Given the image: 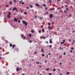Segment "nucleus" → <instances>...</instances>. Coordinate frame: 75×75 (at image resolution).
Listing matches in <instances>:
<instances>
[{
    "label": "nucleus",
    "mask_w": 75,
    "mask_h": 75,
    "mask_svg": "<svg viewBox=\"0 0 75 75\" xmlns=\"http://www.w3.org/2000/svg\"><path fill=\"white\" fill-rule=\"evenodd\" d=\"M23 24H25V26H26V25H27V22H25L24 21H23Z\"/></svg>",
    "instance_id": "f257e3e1"
},
{
    "label": "nucleus",
    "mask_w": 75,
    "mask_h": 75,
    "mask_svg": "<svg viewBox=\"0 0 75 75\" xmlns=\"http://www.w3.org/2000/svg\"><path fill=\"white\" fill-rule=\"evenodd\" d=\"M13 11L16 10V12H17L18 11L17 9V8H16V7L13 8Z\"/></svg>",
    "instance_id": "f03ea898"
},
{
    "label": "nucleus",
    "mask_w": 75,
    "mask_h": 75,
    "mask_svg": "<svg viewBox=\"0 0 75 75\" xmlns=\"http://www.w3.org/2000/svg\"><path fill=\"white\" fill-rule=\"evenodd\" d=\"M21 69H22V68H20L19 69L18 68H16V71H18V70H19V71H20V70H21Z\"/></svg>",
    "instance_id": "7ed1b4c3"
},
{
    "label": "nucleus",
    "mask_w": 75,
    "mask_h": 75,
    "mask_svg": "<svg viewBox=\"0 0 75 75\" xmlns=\"http://www.w3.org/2000/svg\"><path fill=\"white\" fill-rule=\"evenodd\" d=\"M50 18H51L52 17V14H50Z\"/></svg>",
    "instance_id": "20e7f679"
},
{
    "label": "nucleus",
    "mask_w": 75,
    "mask_h": 75,
    "mask_svg": "<svg viewBox=\"0 0 75 75\" xmlns=\"http://www.w3.org/2000/svg\"><path fill=\"white\" fill-rule=\"evenodd\" d=\"M65 42V40H63V42H61V44H63L64 43V42Z\"/></svg>",
    "instance_id": "39448f33"
},
{
    "label": "nucleus",
    "mask_w": 75,
    "mask_h": 75,
    "mask_svg": "<svg viewBox=\"0 0 75 75\" xmlns=\"http://www.w3.org/2000/svg\"><path fill=\"white\" fill-rule=\"evenodd\" d=\"M14 20L15 22H16L17 21V19L16 18H14Z\"/></svg>",
    "instance_id": "423d86ee"
},
{
    "label": "nucleus",
    "mask_w": 75,
    "mask_h": 75,
    "mask_svg": "<svg viewBox=\"0 0 75 75\" xmlns=\"http://www.w3.org/2000/svg\"><path fill=\"white\" fill-rule=\"evenodd\" d=\"M36 6L37 7H40V5L38 4H36Z\"/></svg>",
    "instance_id": "0eeeda50"
},
{
    "label": "nucleus",
    "mask_w": 75,
    "mask_h": 75,
    "mask_svg": "<svg viewBox=\"0 0 75 75\" xmlns=\"http://www.w3.org/2000/svg\"><path fill=\"white\" fill-rule=\"evenodd\" d=\"M19 3H20V4H24V2H22V1H20L19 2Z\"/></svg>",
    "instance_id": "6e6552de"
},
{
    "label": "nucleus",
    "mask_w": 75,
    "mask_h": 75,
    "mask_svg": "<svg viewBox=\"0 0 75 75\" xmlns=\"http://www.w3.org/2000/svg\"><path fill=\"white\" fill-rule=\"evenodd\" d=\"M50 43H52V39H50Z\"/></svg>",
    "instance_id": "1a4fd4ad"
},
{
    "label": "nucleus",
    "mask_w": 75,
    "mask_h": 75,
    "mask_svg": "<svg viewBox=\"0 0 75 75\" xmlns=\"http://www.w3.org/2000/svg\"><path fill=\"white\" fill-rule=\"evenodd\" d=\"M47 37L46 36L45 37L43 36V38L44 39H45V38H47Z\"/></svg>",
    "instance_id": "9d476101"
},
{
    "label": "nucleus",
    "mask_w": 75,
    "mask_h": 75,
    "mask_svg": "<svg viewBox=\"0 0 75 75\" xmlns=\"http://www.w3.org/2000/svg\"><path fill=\"white\" fill-rule=\"evenodd\" d=\"M12 47L13 48H14V47H16V45H13L12 46Z\"/></svg>",
    "instance_id": "9b49d317"
},
{
    "label": "nucleus",
    "mask_w": 75,
    "mask_h": 75,
    "mask_svg": "<svg viewBox=\"0 0 75 75\" xmlns=\"http://www.w3.org/2000/svg\"><path fill=\"white\" fill-rule=\"evenodd\" d=\"M61 7H58L57 8V10H61Z\"/></svg>",
    "instance_id": "f8f14e48"
},
{
    "label": "nucleus",
    "mask_w": 75,
    "mask_h": 75,
    "mask_svg": "<svg viewBox=\"0 0 75 75\" xmlns=\"http://www.w3.org/2000/svg\"><path fill=\"white\" fill-rule=\"evenodd\" d=\"M42 31L43 33H44L45 32V30H44V29H43L42 30Z\"/></svg>",
    "instance_id": "ddd939ff"
},
{
    "label": "nucleus",
    "mask_w": 75,
    "mask_h": 75,
    "mask_svg": "<svg viewBox=\"0 0 75 75\" xmlns=\"http://www.w3.org/2000/svg\"><path fill=\"white\" fill-rule=\"evenodd\" d=\"M41 51L42 52H44V49H41Z\"/></svg>",
    "instance_id": "4468645a"
},
{
    "label": "nucleus",
    "mask_w": 75,
    "mask_h": 75,
    "mask_svg": "<svg viewBox=\"0 0 75 75\" xmlns=\"http://www.w3.org/2000/svg\"><path fill=\"white\" fill-rule=\"evenodd\" d=\"M7 17H8V18H10V15H8L7 16Z\"/></svg>",
    "instance_id": "2eb2a0df"
},
{
    "label": "nucleus",
    "mask_w": 75,
    "mask_h": 75,
    "mask_svg": "<svg viewBox=\"0 0 75 75\" xmlns=\"http://www.w3.org/2000/svg\"><path fill=\"white\" fill-rule=\"evenodd\" d=\"M46 71H48V70H50V68H47L46 69Z\"/></svg>",
    "instance_id": "dca6fc26"
},
{
    "label": "nucleus",
    "mask_w": 75,
    "mask_h": 75,
    "mask_svg": "<svg viewBox=\"0 0 75 75\" xmlns=\"http://www.w3.org/2000/svg\"><path fill=\"white\" fill-rule=\"evenodd\" d=\"M9 3H10V4H12V1H10L9 2Z\"/></svg>",
    "instance_id": "f3484780"
},
{
    "label": "nucleus",
    "mask_w": 75,
    "mask_h": 75,
    "mask_svg": "<svg viewBox=\"0 0 75 75\" xmlns=\"http://www.w3.org/2000/svg\"><path fill=\"white\" fill-rule=\"evenodd\" d=\"M9 45L10 47H12V44H11V43H10L9 44Z\"/></svg>",
    "instance_id": "a211bd4d"
},
{
    "label": "nucleus",
    "mask_w": 75,
    "mask_h": 75,
    "mask_svg": "<svg viewBox=\"0 0 75 75\" xmlns=\"http://www.w3.org/2000/svg\"><path fill=\"white\" fill-rule=\"evenodd\" d=\"M30 8H33V6L31 5H30Z\"/></svg>",
    "instance_id": "6ab92c4d"
},
{
    "label": "nucleus",
    "mask_w": 75,
    "mask_h": 75,
    "mask_svg": "<svg viewBox=\"0 0 75 75\" xmlns=\"http://www.w3.org/2000/svg\"><path fill=\"white\" fill-rule=\"evenodd\" d=\"M43 6H44V7H46V5L45 4H43Z\"/></svg>",
    "instance_id": "aec40b11"
},
{
    "label": "nucleus",
    "mask_w": 75,
    "mask_h": 75,
    "mask_svg": "<svg viewBox=\"0 0 75 75\" xmlns=\"http://www.w3.org/2000/svg\"><path fill=\"white\" fill-rule=\"evenodd\" d=\"M39 33H41V30H39Z\"/></svg>",
    "instance_id": "412c9836"
},
{
    "label": "nucleus",
    "mask_w": 75,
    "mask_h": 75,
    "mask_svg": "<svg viewBox=\"0 0 75 75\" xmlns=\"http://www.w3.org/2000/svg\"><path fill=\"white\" fill-rule=\"evenodd\" d=\"M25 38V36H23V40H24Z\"/></svg>",
    "instance_id": "4be33fe9"
},
{
    "label": "nucleus",
    "mask_w": 75,
    "mask_h": 75,
    "mask_svg": "<svg viewBox=\"0 0 75 75\" xmlns=\"http://www.w3.org/2000/svg\"><path fill=\"white\" fill-rule=\"evenodd\" d=\"M47 15V14H48V13L47 12H46L45 13Z\"/></svg>",
    "instance_id": "5701e85b"
},
{
    "label": "nucleus",
    "mask_w": 75,
    "mask_h": 75,
    "mask_svg": "<svg viewBox=\"0 0 75 75\" xmlns=\"http://www.w3.org/2000/svg\"><path fill=\"white\" fill-rule=\"evenodd\" d=\"M42 56L43 57H44V56H45V54H42Z\"/></svg>",
    "instance_id": "b1692460"
},
{
    "label": "nucleus",
    "mask_w": 75,
    "mask_h": 75,
    "mask_svg": "<svg viewBox=\"0 0 75 75\" xmlns=\"http://www.w3.org/2000/svg\"><path fill=\"white\" fill-rule=\"evenodd\" d=\"M31 32L32 33H34V30H32L31 31Z\"/></svg>",
    "instance_id": "393cba45"
},
{
    "label": "nucleus",
    "mask_w": 75,
    "mask_h": 75,
    "mask_svg": "<svg viewBox=\"0 0 75 75\" xmlns=\"http://www.w3.org/2000/svg\"><path fill=\"white\" fill-rule=\"evenodd\" d=\"M56 71V69H53V71Z\"/></svg>",
    "instance_id": "a878e982"
},
{
    "label": "nucleus",
    "mask_w": 75,
    "mask_h": 75,
    "mask_svg": "<svg viewBox=\"0 0 75 75\" xmlns=\"http://www.w3.org/2000/svg\"><path fill=\"white\" fill-rule=\"evenodd\" d=\"M20 18L21 20L22 19V17H21V16H20Z\"/></svg>",
    "instance_id": "bb28decb"
},
{
    "label": "nucleus",
    "mask_w": 75,
    "mask_h": 75,
    "mask_svg": "<svg viewBox=\"0 0 75 75\" xmlns=\"http://www.w3.org/2000/svg\"><path fill=\"white\" fill-rule=\"evenodd\" d=\"M48 25H51V23H48Z\"/></svg>",
    "instance_id": "cd10ccee"
},
{
    "label": "nucleus",
    "mask_w": 75,
    "mask_h": 75,
    "mask_svg": "<svg viewBox=\"0 0 75 75\" xmlns=\"http://www.w3.org/2000/svg\"><path fill=\"white\" fill-rule=\"evenodd\" d=\"M5 6L6 7H8V6L7 5H6Z\"/></svg>",
    "instance_id": "c85d7f7f"
},
{
    "label": "nucleus",
    "mask_w": 75,
    "mask_h": 75,
    "mask_svg": "<svg viewBox=\"0 0 75 75\" xmlns=\"http://www.w3.org/2000/svg\"><path fill=\"white\" fill-rule=\"evenodd\" d=\"M71 50H74V47H71Z\"/></svg>",
    "instance_id": "c756f323"
},
{
    "label": "nucleus",
    "mask_w": 75,
    "mask_h": 75,
    "mask_svg": "<svg viewBox=\"0 0 75 75\" xmlns=\"http://www.w3.org/2000/svg\"><path fill=\"white\" fill-rule=\"evenodd\" d=\"M29 37H31V35L30 34H29Z\"/></svg>",
    "instance_id": "7c9ffc66"
},
{
    "label": "nucleus",
    "mask_w": 75,
    "mask_h": 75,
    "mask_svg": "<svg viewBox=\"0 0 75 75\" xmlns=\"http://www.w3.org/2000/svg\"><path fill=\"white\" fill-rule=\"evenodd\" d=\"M50 48H51L52 47V45H50L49 46Z\"/></svg>",
    "instance_id": "2f4dec72"
},
{
    "label": "nucleus",
    "mask_w": 75,
    "mask_h": 75,
    "mask_svg": "<svg viewBox=\"0 0 75 75\" xmlns=\"http://www.w3.org/2000/svg\"><path fill=\"white\" fill-rule=\"evenodd\" d=\"M48 28L49 29H51V26H49Z\"/></svg>",
    "instance_id": "473e14b6"
},
{
    "label": "nucleus",
    "mask_w": 75,
    "mask_h": 75,
    "mask_svg": "<svg viewBox=\"0 0 75 75\" xmlns=\"http://www.w3.org/2000/svg\"><path fill=\"white\" fill-rule=\"evenodd\" d=\"M66 54V52H64V55H65Z\"/></svg>",
    "instance_id": "72a5a7b5"
},
{
    "label": "nucleus",
    "mask_w": 75,
    "mask_h": 75,
    "mask_svg": "<svg viewBox=\"0 0 75 75\" xmlns=\"http://www.w3.org/2000/svg\"><path fill=\"white\" fill-rule=\"evenodd\" d=\"M67 74H68V75H69V72H67Z\"/></svg>",
    "instance_id": "f704fd0d"
},
{
    "label": "nucleus",
    "mask_w": 75,
    "mask_h": 75,
    "mask_svg": "<svg viewBox=\"0 0 75 75\" xmlns=\"http://www.w3.org/2000/svg\"><path fill=\"white\" fill-rule=\"evenodd\" d=\"M8 14H9V15H10V14H11V13L10 12H8Z\"/></svg>",
    "instance_id": "c9c22d12"
},
{
    "label": "nucleus",
    "mask_w": 75,
    "mask_h": 75,
    "mask_svg": "<svg viewBox=\"0 0 75 75\" xmlns=\"http://www.w3.org/2000/svg\"><path fill=\"white\" fill-rule=\"evenodd\" d=\"M36 63H37V64H40V62H36Z\"/></svg>",
    "instance_id": "e433bc0d"
},
{
    "label": "nucleus",
    "mask_w": 75,
    "mask_h": 75,
    "mask_svg": "<svg viewBox=\"0 0 75 75\" xmlns=\"http://www.w3.org/2000/svg\"><path fill=\"white\" fill-rule=\"evenodd\" d=\"M49 2H50V3L51 2H52V1H51L50 0H49Z\"/></svg>",
    "instance_id": "4c0bfd02"
},
{
    "label": "nucleus",
    "mask_w": 75,
    "mask_h": 75,
    "mask_svg": "<svg viewBox=\"0 0 75 75\" xmlns=\"http://www.w3.org/2000/svg\"><path fill=\"white\" fill-rule=\"evenodd\" d=\"M24 14H27V12H25L24 13Z\"/></svg>",
    "instance_id": "58836bf2"
},
{
    "label": "nucleus",
    "mask_w": 75,
    "mask_h": 75,
    "mask_svg": "<svg viewBox=\"0 0 75 75\" xmlns=\"http://www.w3.org/2000/svg\"><path fill=\"white\" fill-rule=\"evenodd\" d=\"M21 13H23V10H21Z\"/></svg>",
    "instance_id": "ea45409f"
},
{
    "label": "nucleus",
    "mask_w": 75,
    "mask_h": 75,
    "mask_svg": "<svg viewBox=\"0 0 75 75\" xmlns=\"http://www.w3.org/2000/svg\"><path fill=\"white\" fill-rule=\"evenodd\" d=\"M50 10L51 11H52V8H50Z\"/></svg>",
    "instance_id": "a19ab883"
},
{
    "label": "nucleus",
    "mask_w": 75,
    "mask_h": 75,
    "mask_svg": "<svg viewBox=\"0 0 75 75\" xmlns=\"http://www.w3.org/2000/svg\"><path fill=\"white\" fill-rule=\"evenodd\" d=\"M48 55H51V53H48Z\"/></svg>",
    "instance_id": "79ce46f5"
},
{
    "label": "nucleus",
    "mask_w": 75,
    "mask_h": 75,
    "mask_svg": "<svg viewBox=\"0 0 75 75\" xmlns=\"http://www.w3.org/2000/svg\"><path fill=\"white\" fill-rule=\"evenodd\" d=\"M21 37H23V35H21Z\"/></svg>",
    "instance_id": "37998d69"
},
{
    "label": "nucleus",
    "mask_w": 75,
    "mask_h": 75,
    "mask_svg": "<svg viewBox=\"0 0 75 75\" xmlns=\"http://www.w3.org/2000/svg\"><path fill=\"white\" fill-rule=\"evenodd\" d=\"M46 43H47V44H48V41H46L45 42Z\"/></svg>",
    "instance_id": "c03bdc74"
},
{
    "label": "nucleus",
    "mask_w": 75,
    "mask_h": 75,
    "mask_svg": "<svg viewBox=\"0 0 75 75\" xmlns=\"http://www.w3.org/2000/svg\"><path fill=\"white\" fill-rule=\"evenodd\" d=\"M72 32L73 33H75V30H73Z\"/></svg>",
    "instance_id": "a18cd8bd"
},
{
    "label": "nucleus",
    "mask_w": 75,
    "mask_h": 75,
    "mask_svg": "<svg viewBox=\"0 0 75 75\" xmlns=\"http://www.w3.org/2000/svg\"><path fill=\"white\" fill-rule=\"evenodd\" d=\"M14 2H16V0H14Z\"/></svg>",
    "instance_id": "49530a36"
},
{
    "label": "nucleus",
    "mask_w": 75,
    "mask_h": 75,
    "mask_svg": "<svg viewBox=\"0 0 75 75\" xmlns=\"http://www.w3.org/2000/svg\"><path fill=\"white\" fill-rule=\"evenodd\" d=\"M49 75H52V74L51 73H50L49 74Z\"/></svg>",
    "instance_id": "de8ad7c7"
},
{
    "label": "nucleus",
    "mask_w": 75,
    "mask_h": 75,
    "mask_svg": "<svg viewBox=\"0 0 75 75\" xmlns=\"http://www.w3.org/2000/svg\"><path fill=\"white\" fill-rule=\"evenodd\" d=\"M70 52H71V53L72 52V50H71L70 51Z\"/></svg>",
    "instance_id": "09e8293b"
},
{
    "label": "nucleus",
    "mask_w": 75,
    "mask_h": 75,
    "mask_svg": "<svg viewBox=\"0 0 75 75\" xmlns=\"http://www.w3.org/2000/svg\"><path fill=\"white\" fill-rule=\"evenodd\" d=\"M40 19H42V18L41 17H40Z\"/></svg>",
    "instance_id": "8fccbe9b"
},
{
    "label": "nucleus",
    "mask_w": 75,
    "mask_h": 75,
    "mask_svg": "<svg viewBox=\"0 0 75 75\" xmlns=\"http://www.w3.org/2000/svg\"><path fill=\"white\" fill-rule=\"evenodd\" d=\"M39 67V68H41V67H42V66H40Z\"/></svg>",
    "instance_id": "3c124183"
},
{
    "label": "nucleus",
    "mask_w": 75,
    "mask_h": 75,
    "mask_svg": "<svg viewBox=\"0 0 75 75\" xmlns=\"http://www.w3.org/2000/svg\"><path fill=\"white\" fill-rule=\"evenodd\" d=\"M0 50H2V48L1 47L0 48Z\"/></svg>",
    "instance_id": "603ef678"
},
{
    "label": "nucleus",
    "mask_w": 75,
    "mask_h": 75,
    "mask_svg": "<svg viewBox=\"0 0 75 75\" xmlns=\"http://www.w3.org/2000/svg\"><path fill=\"white\" fill-rule=\"evenodd\" d=\"M47 9H48V8H45V10H47Z\"/></svg>",
    "instance_id": "864d4df0"
},
{
    "label": "nucleus",
    "mask_w": 75,
    "mask_h": 75,
    "mask_svg": "<svg viewBox=\"0 0 75 75\" xmlns=\"http://www.w3.org/2000/svg\"><path fill=\"white\" fill-rule=\"evenodd\" d=\"M59 64H60L61 65H62V63L61 62H60V63H59Z\"/></svg>",
    "instance_id": "5fc2aeb1"
},
{
    "label": "nucleus",
    "mask_w": 75,
    "mask_h": 75,
    "mask_svg": "<svg viewBox=\"0 0 75 75\" xmlns=\"http://www.w3.org/2000/svg\"><path fill=\"white\" fill-rule=\"evenodd\" d=\"M27 9H29V7H27Z\"/></svg>",
    "instance_id": "6e6d98bb"
},
{
    "label": "nucleus",
    "mask_w": 75,
    "mask_h": 75,
    "mask_svg": "<svg viewBox=\"0 0 75 75\" xmlns=\"http://www.w3.org/2000/svg\"><path fill=\"white\" fill-rule=\"evenodd\" d=\"M29 42H31V40H30L29 41Z\"/></svg>",
    "instance_id": "4d7b16f0"
},
{
    "label": "nucleus",
    "mask_w": 75,
    "mask_h": 75,
    "mask_svg": "<svg viewBox=\"0 0 75 75\" xmlns=\"http://www.w3.org/2000/svg\"><path fill=\"white\" fill-rule=\"evenodd\" d=\"M57 70H58V71H60L59 69H57Z\"/></svg>",
    "instance_id": "13d9d810"
},
{
    "label": "nucleus",
    "mask_w": 75,
    "mask_h": 75,
    "mask_svg": "<svg viewBox=\"0 0 75 75\" xmlns=\"http://www.w3.org/2000/svg\"><path fill=\"white\" fill-rule=\"evenodd\" d=\"M46 57H48V55H46Z\"/></svg>",
    "instance_id": "bf43d9fd"
},
{
    "label": "nucleus",
    "mask_w": 75,
    "mask_h": 75,
    "mask_svg": "<svg viewBox=\"0 0 75 75\" xmlns=\"http://www.w3.org/2000/svg\"><path fill=\"white\" fill-rule=\"evenodd\" d=\"M59 57H62V56H59Z\"/></svg>",
    "instance_id": "052dcab7"
},
{
    "label": "nucleus",
    "mask_w": 75,
    "mask_h": 75,
    "mask_svg": "<svg viewBox=\"0 0 75 75\" xmlns=\"http://www.w3.org/2000/svg\"><path fill=\"white\" fill-rule=\"evenodd\" d=\"M66 10H68L69 9H68V8H66Z\"/></svg>",
    "instance_id": "680f3d73"
},
{
    "label": "nucleus",
    "mask_w": 75,
    "mask_h": 75,
    "mask_svg": "<svg viewBox=\"0 0 75 75\" xmlns=\"http://www.w3.org/2000/svg\"><path fill=\"white\" fill-rule=\"evenodd\" d=\"M11 10V8H9V10Z\"/></svg>",
    "instance_id": "e2e57ef3"
},
{
    "label": "nucleus",
    "mask_w": 75,
    "mask_h": 75,
    "mask_svg": "<svg viewBox=\"0 0 75 75\" xmlns=\"http://www.w3.org/2000/svg\"><path fill=\"white\" fill-rule=\"evenodd\" d=\"M65 7H68V6H67V5H66V6H65Z\"/></svg>",
    "instance_id": "0e129e2a"
},
{
    "label": "nucleus",
    "mask_w": 75,
    "mask_h": 75,
    "mask_svg": "<svg viewBox=\"0 0 75 75\" xmlns=\"http://www.w3.org/2000/svg\"><path fill=\"white\" fill-rule=\"evenodd\" d=\"M37 52H35V54H37Z\"/></svg>",
    "instance_id": "69168bd1"
},
{
    "label": "nucleus",
    "mask_w": 75,
    "mask_h": 75,
    "mask_svg": "<svg viewBox=\"0 0 75 75\" xmlns=\"http://www.w3.org/2000/svg\"><path fill=\"white\" fill-rule=\"evenodd\" d=\"M22 75H24V74H22Z\"/></svg>",
    "instance_id": "338daca9"
},
{
    "label": "nucleus",
    "mask_w": 75,
    "mask_h": 75,
    "mask_svg": "<svg viewBox=\"0 0 75 75\" xmlns=\"http://www.w3.org/2000/svg\"><path fill=\"white\" fill-rule=\"evenodd\" d=\"M39 75H42V74H40Z\"/></svg>",
    "instance_id": "774afa93"
}]
</instances>
